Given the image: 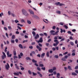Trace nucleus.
Segmentation results:
<instances>
[{
  "instance_id": "nucleus-17",
  "label": "nucleus",
  "mask_w": 78,
  "mask_h": 78,
  "mask_svg": "<svg viewBox=\"0 0 78 78\" xmlns=\"http://www.w3.org/2000/svg\"><path fill=\"white\" fill-rule=\"evenodd\" d=\"M32 34H33V36L34 37L35 36H36V33H35V32L33 31L32 32Z\"/></svg>"
},
{
  "instance_id": "nucleus-19",
  "label": "nucleus",
  "mask_w": 78,
  "mask_h": 78,
  "mask_svg": "<svg viewBox=\"0 0 78 78\" xmlns=\"http://www.w3.org/2000/svg\"><path fill=\"white\" fill-rule=\"evenodd\" d=\"M70 44L71 45H72V46H73V45H74V43H73V42L72 41L70 42Z\"/></svg>"
},
{
  "instance_id": "nucleus-51",
  "label": "nucleus",
  "mask_w": 78,
  "mask_h": 78,
  "mask_svg": "<svg viewBox=\"0 0 78 78\" xmlns=\"http://www.w3.org/2000/svg\"><path fill=\"white\" fill-rule=\"evenodd\" d=\"M17 25H20V26H21V27H22L23 26V25H22V24H20L19 23H18L17 24Z\"/></svg>"
},
{
  "instance_id": "nucleus-38",
  "label": "nucleus",
  "mask_w": 78,
  "mask_h": 78,
  "mask_svg": "<svg viewBox=\"0 0 78 78\" xmlns=\"http://www.w3.org/2000/svg\"><path fill=\"white\" fill-rule=\"evenodd\" d=\"M40 67H44V65H43V64H40Z\"/></svg>"
},
{
  "instance_id": "nucleus-34",
  "label": "nucleus",
  "mask_w": 78,
  "mask_h": 78,
  "mask_svg": "<svg viewBox=\"0 0 78 78\" xmlns=\"http://www.w3.org/2000/svg\"><path fill=\"white\" fill-rule=\"evenodd\" d=\"M12 39H15V36L14 35H13L12 37Z\"/></svg>"
},
{
  "instance_id": "nucleus-9",
  "label": "nucleus",
  "mask_w": 78,
  "mask_h": 78,
  "mask_svg": "<svg viewBox=\"0 0 78 78\" xmlns=\"http://www.w3.org/2000/svg\"><path fill=\"white\" fill-rule=\"evenodd\" d=\"M29 11L30 12V14H31L34 15V12H33L31 9H29Z\"/></svg>"
},
{
  "instance_id": "nucleus-53",
  "label": "nucleus",
  "mask_w": 78,
  "mask_h": 78,
  "mask_svg": "<svg viewBox=\"0 0 78 78\" xmlns=\"http://www.w3.org/2000/svg\"><path fill=\"white\" fill-rule=\"evenodd\" d=\"M34 65L37 67H38V64H37L36 63H35Z\"/></svg>"
},
{
  "instance_id": "nucleus-1",
  "label": "nucleus",
  "mask_w": 78,
  "mask_h": 78,
  "mask_svg": "<svg viewBox=\"0 0 78 78\" xmlns=\"http://www.w3.org/2000/svg\"><path fill=\"white\" fill-rule=\"evenodd\" d=\"M57 30L55 32V30H51L50 31L51 35H53V36H55V35H58V33H59V28L57 27L56 28Z\"/></svg>"
},
{
  "instance_id": "nucleus-64",
  "label": "nucleus",
  "mask_w": 78,
  "mask_h": 78,
  "mask_svg": "<svg viewBox=\"0 0 78 78\" xmlns=\"http://www.w3.org/2000/svg\"><path fill=\"white\" fill-rule=\"evenodd\" d=\"M75 72L76 73H77L78 74V70H76L75 71Z\"/></svg>"
},
{
  "instance_id": "nucleus-20",
  "label": "nucleus",
  "mask_w": 78,
  "mask_h": 78,
  "mask_svg": "<svg viewBox=\"0 0 78 78\" xmlns=\"http://www.w3.org/2000/svg\"><path fill=\"white\" fill-rule=\"evenodd\" d=\"M61 60H62V61H66V59L64 57H63L62 58Z\"/></svg>"
},
{
  "instance_id": "nucleus-31",
  "label": "nucleus",
  "mask_w": 78,
  "mask_h": 78,
  "mask_svg": "<svg viewBox=\"0 0 78 78\" xmlns=\"http://www.w3.org/2000/svg\"><path fill=\"white\" fill-rule=\"evenodd\" d=\"M53 70L55 71V70H56V67H54L53 68Z\"/></svg>"
},
{
  "instance_id": "nucleus-3",
  "label": "nucleus",
  "mask_w": 78,
  "mask_h": 78,
  "mask_svg": "<svg viewBox=\"0 0 78 78\" xmlns=\"http://www.w3.org/2000/svg\"><path fill=\"white\" fill-rule=\"evenodd\" d=\"M37 42H40V43H42L43 42V40H42V37H41L39 41H37Z\"/></svg>"
},
{
  "instance_id": "nucleus-32",
  "label": "nucleus",
  "mask_w": 78,
  "mask_h": 78,
  "mask_svg": "<svg viewBox=\"0 0 78 78\" xmlns=\"http://www.w3.org/2000/svg\"><path fill=\"white\" fill-rule=\"evenodd\" d=\"M13 58L14 59H16V58H18V57L16 55H14Z\"/></svg>"
},
{
  "instance_id": "nucleus-63",
  "label": "nucleus",
  "mask_w": 78,
  "mask_h": 78,
  "mask_svg": "<svg viewBox=\"0 0 78 78\" xmlns=\"http://www.w3.org/2000/svg\"><path fill=\"white\" fill-rule=\"evenodd\" d=\"M56 28V26H53L52 27V29H53V30H55V29Z\"/></svg>"
},
{
  "instance_id": "nucleus-50",
  "label": "nucleus",
  "mask_w": 78,
  "mask_h": 78,
  "mask_svg": "<svg viewBox=\"0 0 78 78\" xmlns=\"http://www.w3.org/2000/svg\"><path fill=\"white\" fill-rule=\"evenodd\" d=\"M54 39H55V40H56V39H58V37H57V36H55L54 37Z\"/></svg>"
},
{
  "instance_id": "nucleus-26",
  "label": "nucleus",
  "mask_w": 78,
  "mask_h": 78,
  "mask_svg": "<svg viewBox=\"0 0 78 78\" xmlns=\"http://www.w3.org/2000/svg\"><path fill=\"white\" fill-rule=\"evenodd\" d=\"M26 59H27V60H31V58H30L29 57H27L26 58Z\"/></svg>"
},
{
  "instance_id": "nucleus-33",
  "label": "nucleus",
  "mask_w": 78,
  "mask_h": 78,
  "mask_svg": "<svg viewBox=\"0 0 78 78\" xmlns=\"http://www.w3.org/2000/svg\"><path fill=\"white\" fill-rule=\"evenodd\" d=\"M54 57L55 58H59V57L58 56V55H55V56H54Z\"/></svg>"
},
{
  "instance_id": "nucleus-46",
  "label": "nucleus",
  "mask_w": 78,
  "mask_h": 78,
  "mask_svg": "<svg viewBox=\"0 0 78 78\" xmlns=\"http://www.w3.org/2000/svg\"><path fill=\"white\" fill-rule=\"evenodd\" d=\"M39 35L41 36H44L43 34H39Z\"/></svg>"
},
{
  "instance_id": "nucleus-18",
  "label": "nucleus",
  "mask_w": 78,
  "mask_h": 78,
  "mask_svg": "<svg viewBox=\"0 0 78 78\" xmlns=\"http://www.w3.org/2000/svg\"><path fill=\"white\" fill-rule=\"evenodd\" d=\"M68 68L69 70H72V69L71 68V66H68Z\"/></svg>"
},
{
  "instance_id": "nucleus-28",
  "label": "nucleus",
  "mask_w": 78,
  "mask_h": 78,
  "mask_svg": "<svg viewBox=\"0 0 78 78\" xmlns=\"http://www.w3.org/2000/svg\"><path fill=\"white\" fill-rule=\"evenodd\" d=\"M13 55H16V51H13Z\"/></svg>"
},
{
  "instance_id": "nucleus-61",
  "label": "nucleus",
  "mask_w": 78,
  "mask_h": 78,
  "mask_svg": "<svg viewBox=\"0 0 78 78\" xmlns=\"http://www.w3.org/2000/svg\"><path fill=\"white\" fill-rule=\"evenodd\" d=\"M52 50H53V51H55L56 50V48H52Z\"/></svg>"
},
{
  "instance_id": "nucleus-2",
  "label": "nucleus",
  "mask_w": 78,
  "mask_h": 78,
  "mask_svg": "<svg viewBox=\"0 0 78 78\" xmlns=\"http://www.w3.org/2000/svg\"><path fill=\"white\" fill-rule=\"evenodd\" d=\"M22 12L23 15L26 16H28V13L27 12V11L24 9H23L22 10Z\"/></svg>"
},
{
  "instance_id": "nucleus-43",
  "label": "nucleus",
  "mask_w": 78,
  "mask_h": 78,
  "mask_svg": "<svg viewBox=\"0 0 78 78\" xmlns=\"http://www.w3.org/2000/svg\"><path fill=\"white\" fill-rule=\"evenodd\" d=\"M57 13L58 14H61V11L59 10H58L57 11Z\"/></svg>"
},
{
  "instance_id": "nucleus-57",
  "label": "nucleus",
  "mask_w": 78,
  "mask_h": 78,
  "mask_svg": "<svg viewBox=\"0 0 78 78\" xmlns=\"http://www.w3.org/2000/svg\"><path fill=\"white\" fill-rule=\"evenodd\" d=\"M44 34L45 36H47V33H44Z\"/></svg>"
},
{
  "instance_id": "nucleus-62",
  "label": "nucleus",
  "mask_w": 78,
  "mask_h": 78,
  "mask_svg": "<svg viewBox=\"0 0 78 78\" xmlns=\"http://www.w3.org/2000/svg\"><path fill=\"white\" fill-rule=\"evenodd\" d=\"M68 34H72V32H71V31H68Z\"/></svg>"
},
{
  "instance_id": "nucleus-56",
  "label": "nucleus",
  "mask_w": 78,
  "mask_h": 78,
  "mask_svg": "<svg viewBox=\"0 0 78 78\" xmlns=\"http://www.w3.org/2000/svg\"><path fill=\"white\" fill-rule=\"evenodd\" d=\"M65 59H67V58H68V56L67 55H66L64 57Z\"/></svg>"
},
{
  "instance_id": "nucleus-47",
  "label": "nucleus",
  "mask_w": 78,
  "mask_h": 78,
  "mask_svg": "<svg viewBox=\"0 0 78 78\" xmlns=\"http://www.w3.org/2000/svg\"><path fill=\"white\" fill-rule=\"evenodd\" d=\"M29 48H30V49H33V46H31L29 47Z\"/></svg>"
},
{
  "instance_id": "nucleus-44",
  "label": "nucleus",
  "mask_w": 78,
  "mask_h": 78,
  "mask_svg": "<svg viewBox=\"0 0 78 78\" xmlns=\"http://www.w3.org/2000/svg\"><path fill=\"white\" fill-rule=\"evenodd\" d=\"M60 25H64V23L62 22H61L59 23Z\"/></svg>"
},
{
  "instance_id": "nucleus-37",
  "label": "nucleus",
  "mask_w": 78,
  "mask_h": 78,
  "mask_svg": "<svg viewBox=\"0 0 78 78\" xmlns=\"http://www.w3.org/2000/svg\"><path fill=\"white\" fill-rule=\"evenodd\" d=\"M64 27L66 29H68V27H67V25H64Z\"/></svg>"
},
{
  "instance_id": "nucleus-5",
  "label": "nucleus",
  "mask_w": 78,
  "mask_h": 78,
  "mask_svg": "<svg viewBox=\"0 0 78 78\" xmlns=\"http://www.w3.org/2000/svg\"><path fill=\"white\" fill-rule=\"evenodd\" d=\"M72 53H73L72 54V55L73 56H75V49L73 50L72 51Z\"/></svg>"
},
{
  "instance_id": "nucleus-24",
  "label": "nucleus",
  "mask_w": 78,
  "mask_h": 78,
  "mask_svg": "<svg viewBox=\"0 0 78 78\" xmlns=\"http://www.w3.org/2000/svg\"><path fill=\"white\" fill-rule=\"evenodd\" d=\"M27 23L29 24H31V22L30 21L28 20L27 21Z\"/></svg>"
},
{
  "instance_id": "nucleus-45",
  "label": "nucleus",
  "mask_w": 78,
  "mask_h": 78,
  "mask_svg": "<svg viewBox=\"0 0 78 78\" xmlns=\"http://www.w3.org/2000/svg\"><path fill=\"white\" fill-rule=\"evenodd\" d=\"M8 28L9 30H12V28L11 26H8Z\"/></svg>"
},
{
  "instance_id": "nucleus-52",
  "label": "nucleus",
  "mask_w": 78,
  "mask_h": 78,
  "mask_svg": "<svg viewBox=\"0 0 78 78\" xmlns=\"http://www.w3.org/2000/svg\"><path fill=\"white\" fill-rule=\"evenodd\" d=\"M55 49H56L57 50H59V47L58 46L56 47H55Z\"/></svg>"
},
{
  "instance_id": "nucleus-8",
  "label": "nucleus",
  "mask_w": 78,
  "mask_h": 78,
  "mask_svg": "<svg viewBox=\"0 0 78 78\" xmlns=\"http://www.w3.org/2000/svg\"><path fill=\"white\" fill-rule=\"evenodd\" d=\"M32 17H34V18H35V19H39V17L36 15H33L32 16Z\"/></svg>"
},
{
  "instance_id": "nucleus-11",
  "label": "nucleus",
  "mask_w": 78,
  "mask_h": 78,
  "mask_svg": "<svg viewBox=\"0 0 78 78\" xmlns=\"http://www.w3.org/2000/svg\"><path fill=\"white\" fill-rule=\"evenodd\" d=\"M19 48H20L21 49H23V46H22V45L21 44H19Z\"/></svg>"
},
{
  "instance_id": "nucleus-29",
  "label": "nucleus",
  "mask_w": 78,
  "mask_h": 78,
  "mask_svg": "<svg viewBox=\"0 0 78 78\" xmlns=\"http://www.w3.org/2000/svg\"><path fill=\"white\" fill-rule=\"evenodd\" d=\"M37 69L38 70H39V71H41V68H39V67H37Z\"/></svg>"
},
{
  "instance_id": "nucleus-49",
  "label": "nucleus",
  "mask_w": 78,
  "mask_h": 78,
  "mask_svg": "<svg viewBox=\"0 0 78 78\" xmlns=\"http://www.w3.org/2000/svg\"><path fill=\"white\" fill-rule=\"evenodd\" d=\"M16 69H17L18 70H19L20 69L19 68V66H16Z\"/></svg>"
},
{
  "instance_id": "nucleus-7",
  "label": "nucleus",
  "mask_w": 78,
  "mask_h": 78,
  "mask_svg": "<svg viewBox=\"0 0 78 78\" xmlns=\"http://www.w3.org/2000/svg\"><path fill=\"white\" fill-rule=\"evenodd\" d=\"M36 48L37 49H38V51H41L42 50V48H41L38 45H37Z\"/></svg>"
},
{
  "instance_id": "nucleus-59",
  "label": "nucleus",
  "mask_w": 78,
  "mask_h": 78,
  "mask_svg": "<svg viewBox=\"0 0 78 78\" xmlns=\"http://www.w3.org/2000/svg\"><path fill=\"white\" fill-rule=\"evenodd\" d=\"M35 44H36V43H35V42H33L31 44L32 45H35Z\"/></svg>"
},
{
  "instance_id": "nucleus-23",
  "label": "nucleus",
  "mask_w": 78,
  "mask_h": 78,
  "mask_svg": "<svg viewBox=\"0 0 78 78\" xmlns=\"http://www.w3.org/2000/svg\"><path fill=\"white\" fill-rule=\"evenodd\" d=\"M32 62H34L35 63H37V61L36 60H34V59H32Z\"/></svg>"
},
{
  "instance_id": "nucleus-4",
  "label": "nucleus",
  "mask_w": 78,
  "mask_h": 78,
  "mask_svg": "<svg viewBox=\"0 0 78 78\" xmlns=\"http://www.w3.org/2000/svg\"><path fill=\"white\" fill-rule=\"evenodd\" d=\"M5 67L6 70H9V68L10 66L8 63H7V65H5Z\"/></svg>"
},
{
  "instance_id": "nucleus-42",
  "label": "nucleus",
  "mask_w": 78,
  "mask_h": 78,
  "mask_svg": "<svg viewBox=\"0 0 78 78\" xmlns=\"http://www.w3.org/2000/svg\"><path fill=\"white\" fill-rule=\"evenodd\" d=\"M20 35L21 36H24V34H23V33H20Z\"/></svg>"
},
{
  "instance_id": "nucleus-10",
  "label": "nucleus",
  "mask_w": 78,
  "mask_h": 78,
  "mask_svg": "<svg viewBox=\"0 0 78 78\" xmlns=\"http://www.w3.org/2000/svg\"><path fill=\"white\" fill-rule=\"evenodd\" d=\"M39 35L38 34H37L36 36L35 37L34 39H37L39 38Z\"/></svg>"
},
{
  "instance_id": "nucleus-22",
  "label": "nucleus",
  "mask_w": 78,
  "mask_h": 78,
  "mask_svg": "<svg viewBox=\"0 0 78 78\" xmlns=\"http://www.w3.org/2000/svg\"><path fill=\"white\" fill-rule=\"evenodd\" d=\"M28 73L30 75H31V74H32V72H31V71H30V70H29L28 71Z\"/></svg>"
},
{
  "instance_id": "nucleus-30",
  "label": "nucleus",
  "mask_w": 78,
  "mask_h": 78,
  "mask_svg": "<svg viewBox=\"0 0 78 78\" xmlns=\"http://www.w3.org/2000/svg\"><path fill=\"white\" fill-rule=\"evenodd\" d=\"M15 22L16 23H19V22L17 20H15Z\"/></svg>"
},
{
  "instance_id": "nucleus-14",
  "label": "nucleus",
  "mask_w": 78,
  "mask_h": 78,
  "mask_svg": "<svg viewBox=\"0 0 78 78\" xmlns=\"http://www.w3.org/2000/svg\"><path fill=\"white\" fill-rule=\"evenodd\" d=\"M45 53H42L41 55V58H43L44 57V56H45Z\"/></svg>"
},
{
  "instance_id": "nucleus-27",
  "label": "nucleus",
  "mask_w": 78,
  "mask_h": 78,
  "mask_svg": "<svg viewBox=\"0 0 78 78\" xmlns=\"http://www.w3.org/2000/svg\"><path fill=\"white\" fill-rule=\"evenodd\" d=\"M46 55L47 57H49V52L48 51L47 52Z\"/></svg>"
},
{
  "instance_id": "nucleus-48",
  "label": "nucleus",
  "mask_w": 78,
  "mask_h": 78,
  "mask_svg": "<svg viewBox=\"0 0 78 78\" xmlns=\"http://www.w3.org/2000/svg\"><path fill=\"white\" fill-rule=\"evenodd\" d=\"M21 55H20V54L18 55V58L19 59H20L22 57H21Z\"/></svg>"
},
{
  "instance_id": "nucleus-54",
  "label": "nucleus",
  "mask_w": 78,
  "mask_h": 78,
  "mask_svg": "<svg viewBox=\"0 0 78 78\" xmlns=\"http://www.w3.org/2000/svg\"><path fill=\"white\" fill-rule=\"evenodd\" d=\"M78 69V66H76V67L75 68V69Z\"/></svg>"
},
{
  "instance_id": "nucleus-6",
  "label": "nucleus",
  "mask_w": 78,
  "mask_h": 78,
  "mask_svg": "<svg viewBox=\"0 0 78 78\" xmlns=\"http://www.w3.org/2000/svg\"><path fill=\"white\" fill-rule=\"evenodd\" d=\"M7 55L8 57H11V56H12V54L9 55V51L7 52Z\"/></svg>"
},
{
  "instance_id": "nucleus-60",
  "label": "nucleus",
  "mask_w": 78,
  "mask_h": 78,
  "mask_svg": "<svg viewBox=\"0 0 78 78\" xmlns=\"http://www.w3.org/2000/svg\"><path fill=\"white\" fill-rule=\"evenodd\" d=\"M19 41V40H18V39H16L15 40V42H16V43H17L18 42V41Z\"/></svg>"
},
{
  "instance_id": "nucleus-58",
  "label": "nucleus",
  "mask_w": 78,
  "mask_h": 78,
  "mask_svg": "<svg viewBox=\"0 0 78 78\" xmlns=\"http://www.w3.org/2000/svg\"><path fill=\"white\" fill-rule=\"evenodd\" d=\"M5 57L4 55L2 56V59H5Z\"/></svg>"
},
{
  "instance_id": "nucleus-35",
  "label": "nucleus",
  "mask_w": 78,
  "mask_h": 78,
  "mask_svg": "<svg viewBox=\"0 0 78 78\" xmlns=\"http://www.w3.org/2000/svg\"><path fill=\"white\" fill-rule=\"evenodd\" d=\"M2 54L4 56H5V58H6V55L5 54V53L4 52H2Z\"/></svg>"
},
{
  "instance_id": "nucleus-21",
  "label": "nucleus",
  "mask_w": 78,
  "mask_h": 78,
  "mask_svg": "<svg viewBox=\"0 0 78 78\" xmlns=\"http://www.w3.org/2000/svg\"><path fill=\"white\" fill-rule=\"evenodd\" d=\"M60 3V2H56L55 4V5H59Z\"/></svg>"
},
{
  "instance_id": "nucleus-15",
  "label": "nucleus",
  "mask_w": 78,
  "mask_h": 78,
  "mask_svg": "<svg viewBox=\"0 0 78 78\" xmlns=\"http://www.w3.org/2000/svg\"><path fill=\"white\" fill-rule=\"evenodd\" d=\"M72 75H74V76H76L77 75V74L74 72H73L72 73Z\"/></svg>"
},
{
  "instance_id": "nucleus-39",
  "label": "nucleus",
  "mask_w": 78,
  "mask_h": 78,
  "mask_svg": "<svg viewBox=\"0 0 78 78\" xmlns=\"http://www.w3.org/2000/svg\"><path fill=\"white\" fill-rule=\"evenodd\" d=\"M32 73L33 74V75L34 76H35V75H37V73H35L34 72H32Z\"/></svg>"
},
{
  "instance_id": "nucleus-25",
  "label": "nucleus",
  "mask_w": 78,
  "mask_h": 78,
  "mask_svg": "<svg viewBox=\"0 0 78 78\" xmlns=\"http://www.w3.org/2000/svg\"><path fill=\"white\" fill-rule=\"evenodd\" d=\"M15 42V41H14V40H11V42L12 44H14V43Z\"/></svg>"
},
{
  "instance_id": "nucleus-36",
  "label": "nucleus",
  "mask_w": 78,
  "mask_h": 78,
  "mask_svg": "<svg viewBox=\"0 0 78 78\" xmlns=\"http://www.w3.org/2000/svg\"><path fill=\"white\" fill-rule=\"evenodd\" d=\"M41 69H42V70H45V67H42L41 68Z\"/></svg>"
},
{
  "instance_id": "nucleus-12",
  "label": "nucleus",
  "mask_w": 78,
  "mask_h": 78,
  "mask_svg": "<svg viewBox=\"0 0 78 78\" xmlns=\"http://www.w3.org/2000/svg\"><path fill=\"white\" fill-rule=\"evenodd\" d=\"M54 42H56V44L57 45H58V44H59V41H58V40H54Z\"/></svg>"
},
{
  "instance_id": "nucleus-41",
  "label": "nucleus",
  "mask_w": 78,
  "mask_h": 78,
  "mask_svg": "<svg viewBox=\"0 0 78 78\" xmlns=\"http://www.w3.org/2000/svg\"><path fill=\"white\" fill-rule=\"evenodd\" d=\"M28 42V40H24L23 42V43H25V42Z\"/></svg>"
},
{
  "instance_id": "nucleus-40",
  "label": "nucleus",
  "mask_w": 78,
  "mask_h": 78,
  "mask_svg": "<svg viewBox=\"0 0 78 78\" xmlns=\"http://www.w3.org/2000/svg\"><path fill=\"white\" fill-rule=\"evenodd\" d=\"M20 55L21 56H23V54L22 52L20 53Z\"/></svg>"
},
{
  "instance_id": "nucleus-16",
  "label": "nucleus",
  "mask_w": 78,
  "mask_h": 78,
  "mask_svg": "<svg viewBox=\"0 0 78 78\" xmlns=\"http://www.w3.org/2000/svg\"><path fill=\"white\" fill-rule=\"evenodd\" d=\"M13 74L15 75H17L18 76H19V73L18 72H17V73H13Z\"/></svg>"
},
{
  "instance_id": "nucleus-55",
  "label": "nucleus",
  "mask_w": 78,
  "mask_h": 78,
  "mask_svg": "<svg viewBox=\"0 0 78 78\" xmlns=\"http://www.w3.org/2000/svg\"><path fill=\"white\" fill-rule=\"evenodd\" d=\"M51 41V39H49L48 41V42H50V41Z\"/></svg>"
},
{
  "instance_id": "nucleus-13",
  "label": "nucleus",
  "mask_w": 78,
  "mask_h": 78,
  "mask_svg": "<svg viewBox=\"0 0 78 78\" xmlns=\"http://www.w3.org/2000/svg\"><path fill=\"white\" fill-rule=\"evenodd\" d=\"M48 72L49 73H53V69H51L48 70Z\"/></svg>"
}]
</instances>
